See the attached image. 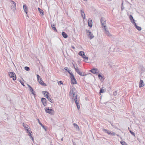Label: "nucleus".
Masks as SVG:
<instances>
[{"mask_svg":"<svg viewBox=\"0 0 145 145\" xmlns=\"http://www.w3.org/2000/svg\"><path fill=\"white\" fill-rule=\"evenodd\" d=\"M45 112L46 113L49 114H53V113L52 112H54V111L52 109H49V107L48 108H46L45 109Z\"/></svg>","mask_w":145,"mask_h":145,"instance_id":"6","label":"nucleus"},{"mask_svg":"<svg viewBox=\"0 0 145 145\" xmlns=\"http://www.w3.org/2000/svg\"><path fill=\"white\" fill-rule=\"evenodd\" d=\"M61 35H62L63 37L64 38H67L68 37V35L65 32H62L61 33Z\"/></svg>","mask_w":145,"mask_h":145,"instance_id":"20","label":"nucleus"},{"mask_svg":"<svg viewBox=\"0 0 145 145\" xmlns=\"http://www.w3.org/2000/svg\"><path fill=\"white\" fill-rule=\"evenodd\" d=\"M120 143L122 145H127L126 142L124 141H120Z\"/></svg>","mask_w":145,"mask_h":145,"instance_id":"36","label":"nucleus"},{"mask_svg":"<svg viewBox=\"0 0 145 145\" xmlns=\"http://www.w3.org/2000/svg\"><path fill=\"white\" fill-rule=\"evenodd\" d=\"M105 91V90L104 89L101 88L100 89V93H103Z\"/></svg>","mask_w":145,"mask_h":145,"instance_id":"32","label":"nucleus"},{"mask_svg":"<svg viewBox=\"0 0 145 145\" xmlns=\"http://www.w3.org/2000/svg\"><path fill=\"white\" fill-rule=\"evenodd\" d=\"M23 126L24 128H26L27 129L28 128L29 126L23 123Z\"/></svg>","mask_w":145,"mask_h":145,"instance_id":"29","label":"nucleus"},{"mask_svg":"<svg viewBox=\"0 0 145 145\" xmlns=\"http://www.w3.org/2000/svg\"><path fill=\"white\" fill-rule=\"evenodd\" d=\"M82 57L85 60H86L87 61H88V57L86 56L85 55L84 56H83Z\"/></svg>","mask_w":145,"mask_h":145,"instance_id":"35","label":"nucleus"},{"mask_svg":"<svg viewBox=\"0 0 145 145\" xmlns=\"http://www.w3.org/2000/svg\"><path fill=\"white\" fill-rule=\"evenodd\" d=\"M80 12L81 16L84 19L85 18V15L83 9L80 10Z\"/></svg>","mask_w":145,"mask_h":145,"instance_id":"13","label":"nucleus"},{"mask_svg":"<svg viewBox=\"0 0 145 145\" xmlns=\"http://www.w3.org/2000/svg\"><path fill=\"white\" fill-rule=\"evenodd\" d=\"M46 131V127H45L44 125V127H42Z\"/></svg>","mask_w":145,"mask_h":145,"instance_id":"47","label":"nucleus"},{"mask_svg":"<svg viewBox=\"0 0 145 145\" xmlns=\"http://www.w3.org/2000/svg\"><path fill=\"white\" fill-rule=\"evenodd\" d=\"M77 106V109L79 110L80 109V106L79 104V101L75 102Z\"/></svg>","mask_w":145,"mask_h":145,"instance_id":"25","label":"nucleus"},{"mask_svg":"<svg viewBox=\"0 0 145 145\" xmlns=\"http://www.w3.org/2000/svg\"><path fill=\"white\" fill-rule=\"evenodd\" d=\"M73 145H76V144L74 142L72 141Z\"/></svg>","mask_w":145,"mask_h":145,"instance_id":"50","label":"nucleus"},{"mask_svg":"<svg viewBox=\"0 0 145 145\" xmlns=\"http://www.w3.org/2000/svg\"><path fill=\"white\" fill-rule=\"evenodd\" d=\"M58 84L59 85H60L61 84H63V82L61 81H59V82H58Z\"/></svg>","mask_w":145,"mask_h":145,"instance_id":"42","label":"nucleus"},{"mask_svg":"<svg viewBox=\"0 0 145 145\" xmlns=\"http://www.w3.org/2000/svg\"><path fill=\"white\" fill-rule=\"evenodd\" d=\"M8 74L9 76L11 77V76H12L13 75H15V73L14 72H8Z\"/></svg>","mask_w":145,"mask_h":145,"instance_id":"26","label":"nucleus"},{"mask_svg":"<svg viewBox=\"0 0 145 145\" xmlns=\"http://www.w3.org/2000/svg\"><path fill=\"white\" fill-rule=\"evenodd\" d=\"M37 76L38 81H39V80L41 78V77L40 76H39L37 74Z\"/></svg>","mask_w":145,"mask_h":145,"instance_id":"44","label":"nucleus"},{"mask_svg":"<svg viewBox=\"0 0 145 145\" xmlns=\"http://www.w3.org/2000/svg\"><path fill=\"white\" fill-rule=\"evenodd\" d=\"M100 21L101 23V25L103 26L104 28L106 27V23L105 19L103 17H102L100 19Z\"/></svg>","mask_w":145,"mask_h":145,"instance_id":"2","label":"nucleus"},{"mask_svg":"<svg viewBox=\"0 0 145 145\" xmlns=\"http://www.w3.org/2000/svg\"><path fill=\"white\" fill-rule=\"evenodd\" d=\"M129 19L131 20V22L133 24H134L135 22V20L133 18L132 16V15H130L129 16Z\"/></svg>","mask_w":145,"mask_h":145,"instance_id":"18","label":"nucleus"},{"mask_svg":"<svg viewBox=\"0 0 145 145\" xmlns=\"http://www.w3.org/2000/svg\"><path fill=\"white\" fill-rule=\"evenodd\" d=\"M37 120L38 121V122L39 124L42 127H44V125L42 124L41 123V122H40V121L39 120V119H37Z\"/></svg>","mask_w":145,"mask_h":145,"instance_id":"33","label":"nucleus"},{"mask_svg":"<svg viewBox=\"0 0 145 145\" xmlns=\"http://www.w3.org/2000/svg\"><path fill=\"white\" fill-rule=\"evenodd\" d=\"M111 125H112V126H113V125L112 124H111Z\"/></svg>","mask_w":145,"mask_h":145,"instance_id":"55","label":"nucleus"},{"mask_svg":"<svg viewBox=\"0 0 145 145\" xmlns=\"http://www.w3.org/2000/svg\"><path fill=\"white\" fill-rule=\"evenodd\" d=\"M28 135L29 136L30 138L32 139V141H33L34 138H33V136H32V135L31 134V133L28 134Z\"/></svg>","mask_w":145,"mask_h":145,"instance_id":"30","label":"nucleus"},{"mask_svg":"<svg viewBox=\"0 0 145 145\" xmlns=\"http://www.w3.org/2000/svg\"><path fill=\"white\" fill-rule=\"evenodd\" d=\"M38 82H39V84L42 85H44V86H46V85L43 82L42 80V79L40 78V80L38 81Z\"/></svg>","mask_w":145,"mask_h":145,"instance_id":"23","label":"nucleus"},{"mask_svg":"<svg viewBox=\"0 0 145 145\" xmlns=\"http://www.w3.org/2000/svg\"><path fill=\"white\" fill-rule=\"evenodd\" d=\"M117 94V91L116 90L113 92V95L114 96H116Z\"/></svg>","mask_w":145,"mask_h":145,"instance_id":"40","label":"nucleus"},{"mask_svg":"<svg viewBox=\"0 0 145 145\" xmlns=\"http://www.w3.org/2000/svg\"><path fill=\"white\" fill-rule=\"evenodd\" d=\"M64 69L65 70L67 71H68V68L67 67H65V68H64Z\"/></svg>","mask_w":145,"mask_h":145,"instance_id":"48","label":"nucleus"},{"mask_svg":"<svg viewBox=\"0 0 145 145\" xmlns=\"http://www.w3.org/2000/svg\"><path fill=\"white\" fill-rule=\"evenodd\" d=\"M129 132L133 136H134V137L135 136V134L134 132L131 131V130H130Z\"/></svg>","mask_w":145,"mask_h":145,"instance_id":"41","label":"nucleus"},{"mask_svg":"<svg viewBox=\"0 0 145 145\" xmlns=\"http://www.w3.org/2000/svg\"><path fill=\"white\" fill-rule=\"evenodd\" d=\"M77 71L76 72L78 74H79L80 75L82 76H84L86 75V74L84 72L80 71L79 70H77Z\"/></svg>","mask_w":145,"mask_h":145,"instance_id":"12","label":"nucleus"},{"mask_svg":"<svg viewBox=\"0 0 145 145\" xmlns=\"http://www.w3.org/2000/svg\"><path fill=\"white\" fill-rule=\"evenodd\" d=\"M20 83H21V84H22V85L23 86H25V85H24V82H22L21 80H20Z\"/></svg>","mask_w":145,"mask_h":145,"instance_id":"45","label":"nucleus"},{"mask_svg":"<svg viewBox=\"0 0 145 145\" xmlns=\"http://www.w3.org/2000/svg\"><path fill=\"white\" fill-rule=\"evenodd\" d=\"M85 1H87V0H84Z\"/></svg>","mask_w":145,"mask_h":145,"instance_id":"53","label":"nucleus"},{"mask_svg":"<svg viewBox=\"0 0 145 145\" xmlns=\"http://www.w3.org/2000/svg\"><path fill=\"white\" fill-rule=\"evenodd\" d=\"M63 138H62L61 139V141H63Z\"/></svg>","mask_w":145,"mask_h":145,"instance_id":"52","label":"nucleus"},{"mask_svg":"<svg viewBox=\"0 0 145 145\" xmlns=\"http://www.w3.org/2000/svg\"><path fill=\"white\" fill-rule=\"evenodd\" d=\"M109 135H110L112 136H114L115 135V133L114 132H112L111 131H110Z\"/></svg>","mask_w":145,"mask_h":145,"instance_id":"34","label":"nucleus"},{"mask_svg":"<svg viewBox=\"0 0 145 145\" xmlns=\"http://www.w3.org/2000/svg\"><path fill=\"white\" fill-rule=\"evenodd\" d=\"M144 86V84L143 81L141 80L139 82V88H141Z\"/></svg>","mask_w":145,"mask_h":145,"instance_id":"17","label":"nucleus"},{"mask_svg":"<svg viewBox=\"0 0 145 145\" xmlns=\"http://www.w3.org/2000/svg\"><path fill=\"white\" fill-rule=\"evenodd\" d=\"M10 78H12L13 80H16V77L15 74V75L14 74V75H13L12 76H11Z\"/></svg>","mask_w":145,"mask_h":145,"instance_id":"28","label":"nucleus"},{"mask_svg":"<svg viewBox=\"0 0 145 145\" xmlns=\"http://www.w3.org/2000/svg\"><path fill=\"white\" fill-rule=\"evenodd\" d=\"M142 68H143V66H142Z\"/></svg>","mask_w":145,"mask_h":145,"instance_id":"56","label":"nucleus"},{"mask_svg":"<svg viewBox=\"0 0 145 145\" xmlns=\"http://www.w3.org/2000/svg\"><path fill=\"white\" fill-rule=\"evenodd\" d=\"M73 125L74 127L76 128V130L78 131H79L80 129L79 126L78 125L75 123H74L73 124Z\"/></svg>","mask_w":145,"mask_h":145,"instance_id":"21","label":"nucleus"},{"mask_svg":"<svg viewBox=\"0 0 145 145\" xmlns=\"http://www.w3.org/2000/svg\"><path fill=\"white\" fill-rule=\"evenodd\" d=\"M23 8L25 12L27 14V7L26 5H23Z\"/></svg>","mask_w":145,"mask_h":145,"instance_id":"19","label":"nucleus"},{"mask_svg":"<svg viewBox=\"0 0 145 145\" xmlns=\"http://www.w3.org/2000/svg\"><path fill=\"white\" fill-rule=\"evenodd\" d=\"M136 27V28L138 31H140L142 29L141 27H140L138 26L135 22H134V24H133Z\"/></svg>","mask_w":145,"mask_h":145,"instance_id":"14","label":"nucleus"},{"mask_svg":"<svg viewBox=\"0 0 145 145\" xmlns=\"http://www.w3.org/2000/svg\"><path fill=\"white\" fill-rule=\"evenodd\" d=\"M72 64L73 65L74 68V69H75V70L76 71V72H77V70H79V69H78V67L77 66L75 67V65L74 63H72Z\"/></svg>","mask_w":145,"mask_h":145,"instance_id":"31","label":"nucleus"},{"mask_svg":"<svg viewBox=\"0 0 145 145\" xmlns=\"http://www.w3.org/2000/svg\"><path fill=\"white\" fill-rule=\"evenodd\" d=\"M89 20H88V24L90 27H91L92 26V22L91 20H90V18Z\"/></svg>","mask_w":145,"mask_h":145,"instance_id":"15","label":"nucleus"},{"mask_svg":"<svg viewBox=\"0 0 145 145\" xmlns=\"http://www.w3.org/2000/svg\"><path fill=\"white\" fill-rule=\"evenodd\" d=\"M42 93H43L44 95V97L46 98H48V97L49 95V93L48 92L46 91H43Z\"/></svg>","mask_w":145,"mask_h":145,"instance_id":"11","label":"nucleus"},{"mask_svg":"<svg viewBox=\"0 0 145 145\" xmlns=\"http://www.w3.org/2000/svg\"><path fill=\"white\" fill-rule=\"evenodd\" d=\"M86 31L87 32V33H89L88 35L89 36V37L90 38V39H92L94 37V36L93 34L92 33H91V32H90L89 30H86Z\"/></svg>","mask_w":145,"mask_h":145,"instance_id":"7","label":"nucleus"},{"mask_svg":"<svg viewBox=\"0 0 145 145\" xmlns=\"http://www.w3.org/2000/svg\"><path fill=\"white\" fill-rule=\"evenodd\" d=\"M24 69L25 70L27 71H28L29 70V68L28 67H24Z\"/></svg>","mask_w":145,"mask_h":145,"instance_id":"39","label":"nucleus"},{"mask_svg":"<svg viewBox=\"0 0 145 145\" xmlns=\"http://www.w3.org/2000/svg\"><path fill=\"white\" fill-rule=\"evenodd\" d=\"M69 95L70 97L72 96V99L73 100H74L75 102L78 101L77 100V91L75 88H73L72 90H70L69 93Z\"/></svg>","mask_w":145,"mask_h":145,"instance_id":"1","label":"nucleus"},{"mask_svg":"<svg viewBox=\"0 0 145 145\" xmlns=\"http://www.w3.org/2000/svg\"><path fill=\"white\" fill-rule=\"evenodd\" d=\"M67 72L71 75V76L72 74H73L71 72V70L67 71Z\"/></svg>","mask_w":145,"mask_h":145,"instance_id":"43","label":"nucleus"},{"mask_svg":"<svg viewBox=\"0 0 145 145\" xmlns=\"http://www.w3.org/2000/svg\"><path fill=\"white\" fill-rule=\"evenodd\" d=\"M48 100L51 103H53L52 99L50 97H48L47 98Z\"/></svg>","mask_w":145,"mask_h":145,"instance_id":"37","label":"nucleus"},{"mask_svg":"<svg viewBox=\"0 0 145 145\" xmlns=\"http://www.w3.org/2000/svg\"><path fill=\"white\" fill-rule=\"evenodd\" d=\"M90 71L92 73L97 74H98L99 73V71L97 68H94L90 70Z\"/></svg>","mask_w":145,"mask_h":145,"instance_id":"5","label":"nucleus"},{"mask_svg":"<svg viewBox=\"0 0 145 145\" xmlns=\"http://www.w3.org/2000/svg\"><path fill=\"white\" fill-rule=\"evenodd\" d=\"M104 29L105 30V33L108 36L110 37L111 36V35L110 33L109 32L107 29H106V28H104Z\"/></svg>","mask_w":145,"mask_h":145,"instance_id":"10","label":"nucleus"},{"mask_svg":"<svg viewBox=\"0 0 145 145\" xmlns=\"http://www.w3.org/2000/svg\"><path fill=\"white\" fill-rule=\"evenodd\" d=\"M124 9V7H123L122 6V7H121L122 10H123Z\"/></svg>","mask_w":145,"mask_h":145,"instance_id":"51","label":"nucleus"},{"mask_svg":"<svg viewBox=\"0 0 145 145\" xmlns=\"http://www.w3.org/2000/svg\"><path fill=\"white\" fill-rule=\"evenodd\" d=\"M79 55L82 56V57L85 55L84 52L83 51H81L79 52Z\"/></svg>","mask_w":145,"mask_h":145,"instance_id":"24","label":"nucleus"},{"mask_svg":"<svg viewBox=\"0 0 145 145\" xmlns=\"http://www.w3.org/2000/svg\"><path fill=\"white\" fill-rule=\"evenodd\" d=\"M51 26L53 30L54 31H57V30L55 27V24H52L51 23Z\"/></svg>","mask_w":145,"mask_h":145,"instance_id":"16","label":"nucleus"},{"mask_svg":"<svg viewBox=\"0 0 145 145\" xmlns=\"http://www.w3.org/2000/svg\"><path fill=\"white\" fill-rule=\"evenodd\" d=\"M26 130L27 131V133H29V134H31V133H32V131H30V130H29V129L28 128L27 129H26Z\"/></svg>","mask_w":145,"mask_h":145,"instance_id":"38","label":"nucleus"},{"mask_svg":"<svg viewBox=\"0 0 145 145\" xmlns=\"http://www.w3.org/2000/svg\"><path fill=\"white\" fill-rule=\"evenodd\" d=\"M71 76L70 77L71 78V83L72 84H77L76 81L74 76L73 74H72Z\"/></svg>","mask_w":145,"mask_h":145,"instance_id":"3","label":"nucleus"},{"mask_svg":"<svg viewBox=\"0 0 145 145\" xmlns=\"http://www.w3.org/2000/svg\"><path fill=\"white\" fill-rule=\"evenodd\" d=\"M102 131H103L105 132V133L108 134L109 135L110 134V131L107 129H102Z\"/></svg>","mask_w":145,"mask_h":145,"instance_id":"22","label":"nucleus"},{"mask_svg":"<svg viewBox=\"0 0 145 145\" xmlns=\"http://www.w3.org/2000/svg\"><path fill=\"white\" fill-rule=\"evenodd\" d=\"M27 85L29 88V90L31 91V94L34 95H35L36 94L34 93L35 91H34L32 88L29 84H27Z\"/></svg>","mask_w":145,"mask_h":145,"instance_id":"8","label":"nucleus"},{"mask_svg":"<svg viewBox=\"0 0 145 145\" xmlns=\"http://www.w3.org/2000/svg\"><path fill=\"white\" fill-rule=\"evenodd\" d=\"M98 77H99V78H103V77L102 76V75L100 74H99L98 75Z\"/></svg>","mask_w":145,"mask_h":145,"instance_id":"46","label":"nucleus"},{"mask_svg":"<svg viewBox=\"0 0 145 145\" xmlns=\"http://www.w3.org/2000/svg\"><path fill=\"white\" fill-rule=\"evenodd\" d=\"M10 2L11 3V9L14 11L16 9V3L13 1L10 0Z\"/></svg>","mask_w":145,"mask_h":145,"instance_id":"4","label":"nucleus"},{"mask_svg":"<svg viewBox=\"0 0 145 145\" xmlns=\"http://www.w3.org/2000/svg\"><path fill=\"white\" fill-rule=\"evenodd\" d=\"M71 47L73 49H75V47L73 46H72Z\"/></svg>","mask_w":145,"mask_h":145,"instance_id":"49","label":"nucleus"},{"mask_svg":"<svg viewBox=\"0 0 145 145\" xmlns=\"http://www.w3.org/2000/svg\"><path fill=\"white\" fill-rule=\"evenodd\" d=\"M41 100L43 105L45 106H46L47 105L46 102V99L44 98H42L41 99Z\"/></svg>","mask_w":145,"mask_h":145,"instance_id":"9","label":"nucleus"},{"mask_svg":"<svg viewBox=\"0 0 145 145\" xmlns=\"http://www.w3.org/2000/svg\"><path fill=\"white\" fill-rule=\"evenodd\" d=\"M108 1H111V0H108Z\"/></svg>","mask_w":145,"mask_h":145,"instance_id":"54","label":"nucleus"},{"mask_svg":"<svg viewBox=\"0 0 145 145\" xmlns=\"http://www.w3.org/2000/svg\"><path fill=\"white\" fill-rule=\"evenodd\" d=\"M39 12L40 13V14H42V15H44V12L43 10L40 9L39 8H38Z\"/></svg>","mask_w":145,"mask_h":145,"instance_id":"27","label":"nucleus"}]
</instances>
